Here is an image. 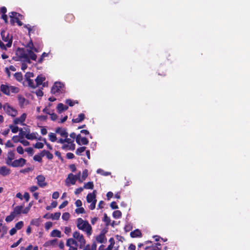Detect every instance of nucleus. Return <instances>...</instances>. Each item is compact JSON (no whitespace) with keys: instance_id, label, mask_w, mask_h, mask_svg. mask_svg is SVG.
I'll return each mask as SVG.
<instances>
[{"instance_id":"c03bdc74","label":"nucleus","mask_w":250,"mask_h":250,"mask_svg":"<svg viewBox=\"0 0 250 250\" xmlns=\"http://www.w3.org/2000/svg\"><path fill=\"white\" fill-rule=\"evenodd\" d=\"M87 176H88V171L87 169H85L83 171L82 176V180L83 181L86 178Z\"/></svg>"},{"instance_id":"c9c22d12","label":"nucleus","mask_w":250,"mask_h":250,"mask_svg":"<svg viewBox=\"0 0 250 250\" xmlns=\"http://www.w3.org/2000/svg\"><path fill=\"white\" fill-rule=\"evenodd\" d=\"M15 216L11 212L10 214L7 216L5 218V221L7 222H10L12 221L14 218Z\"/></svg>"},{"instance_id":"603ef678","label":"nucleus","mask_w":250,"mask_h":250,"mask_svg":"<svg viewBox=\"0 0 250 250\" xmlns=\"http://www.w3.org/2000/svg\"><path fill=\"white\" fill-rule=\"evenodd\" d=\"M42 156L40 155H36L34 156L33 159L39 162H41L42 161Z\"/></svg>"},{"instance_id":"412c9836","label":"nucleus","mask_w":250,"mask_h":250,"mask_svg":"<svg viewBox=\"0 0 250 250\" xmlns=\"http://www.w3.org/2000/svg\"><path fill=\"white\" fill-rule=\"evenodd\" d=\"M10 170L5 166L0 167V174L3 176H6L10 173Z\"/></svg>"},{"instance_id":"49530a36","label":"nucleus","mask_w":250,"mask_h":250,"mask_svg":"<svg viewBox=\"0 0 250 250\" xmlns=\"http://www.w3.org/2000/svg\"><path fill=\"white\" fill-rule=\"evenodd\" d=\"M43 143L41 142H37L34 145V146L36 148H42L43 147Z\"/></svg>"},{"instance_id":"13d9d810","label":"nucleus","mask_w":250,"mask_h":250,"mask_svg":"<svg viewBox=\"0 0 250 250\" xmlns=\"http://www.w3.org/2000/svg\"><path fill=\"white\" fill-rule=\"evenodd\" d=\"M68 204V201H63L60 206H59V208L62 209L65 207H66Z\"/></svg>"},{"instance_id":"b1692460","label":"nucleus","mask_w":250,"mask_h":250,"mask_svg":"<svg viewBox=\"0 0 250 250\" xmlns=\"http://www.w3.org/2000/svg\"><path fill=\"white\" fill-rule=\"evenodd\" d=\"M75 145L74 144H64L62 146V149L64 150H73L75 149Z\"/></svg>"},{"instance_id":"5701e85b","label":"nucleus","mask_w":250,"mask_h":250,"mask_svg":"<svg viewBox=\"0 0 250 250\" xmlns=\"http://www.w3.org/2000/svg\"><path fill=\"white\" fill-rule=\"evenodd\" d=\"M130 236L132 238L140 237L142 236V233L139 229H136L133 231L131 232Z\"/></svg>"},{"instance_id":"c85d7f7f","label":"nucleus","mask_w":250,"mask_h":250,"mask_svg":"<svg viewBox=\"0 0 250 250\" xmlns=\"http://www.w3.org/2000/svg\"><path fill=\"white\" fill-rule=\"evenodd\" d=\"M51 236L52 237H57L60 238L61 237V232L58 229H54L52 231Z\"/></svg>"},{"instance_id":"4c0bfd02","label":"nucleus","mask_w":250,"mask_h":250,"mask_svg":"<svg viewBox=\"0 0 250 250\" xmlns=\"http://www.w3.org/2000/svg\"><path fill=\"white\" fill-rule=\"evenodd\" d=\"M64 104L62 103H60L58 104L57 110L59 113H61L63 111Z\"/></svg>"},{"instance_id":"cd10ccee","label":"nucleus","mask_w":250,"mask_h":250,"mask_svg":"<svg viewBox=\"0 0 250 250\" xmlns=\"http://www.w3.org/2000/svg\"><path fill=\"white\" fill-rule=\"evenodd\" d=\"M49 140L52 142H57V138L56 134L54 133L50 132L48 134Z\"/></svg>"},{"instance_id":"774afa93","label":"nucleus","mask_w":250,"mask_h":250,"mask_svg":"<svg viewBox=\"0 0 250 250\" xmlns=\"http://www.w3.org/2000/svg\"><path fill=\"white\" fill-rule=\"evenodd\" d=\"M110 207L112 209H116L118 208V206L116 205V203L115 202H112L110 204Z\"/></svg>"},{"instance_id":"6e6d98bb","label":"nucleus","mask_w":250,"mask_h":250,"mask_svg":"<svg viewBox=\"0 0 250 250\" xmlns=\"http://www.w3.org/2000/svg\"><path fill=\"white\" fill-rule=\"evenodd\" d=\"M20 143H21L24 146H28L29 145L30 143L28 141L22 139H21Z\"/></svg>"},{"instance_id":"5fc2aeb1","label":"nucleus","mask_w":250,"mask_h":250,"mask_svg":"<svg viewBox=\"0 0 250 250\" xmlns=\"http://www.w3.org/2000/svg\"><path fill=\"white\" fill-rule=\"evenodd\" d=\"M17 151L20 154H22L24 152L23 149L22 147L21 146H18L17 147Z\"/></svg>"},{"instance_id":"bb28decb","label":"nucleus","mask_w":250,"mask_h":250,"mask_svg":"<svg viewBox=\"0 0 250 250\" xmlns=\"http://www.w3.org/2000/svg\"><path fill=\"white\" fill-rule=\"evenodd\" d=\"M85 115L83 113H81L78 115V117L75 119H72L73 123H80L84 119Z\"/></svg>"},{"instance_id":"f704fd0d","label":"nucleus","mask_w":250,"mask_h":250,"mask_svg":"<svg viewBox=\"0 0 250 250\" xmlns=\"http://www.w3.org/2000/svg\"><path fill=\"white\" fill-rule=\"evenodd\" d=\"M25 80H30L31 78H33L34 76V73L32 72H27L25 75Z\"/></svg>"},{"instance_id":"6e6552de","label":"nucleus","mask_w":250,"mask_h":250,"mask_svg":"<svg viewBox=\"0 0 250 250\" xmlns=\"http://www.w3.org/2000/svg\"><path fill=\"white\" fill-rule=\"evenodd\" d=\"M63 84L60 82H56L53 85L51 89L52 94H56L61 92L63 90Z\"/></svg>"},{"instance_id":"052dcab7","label":"nucleus","mask_w":250,"mask_h":250,"mask_svg":"<svg viewBox=\"0 0 250 250\" xmlns=\"http://www.w3.org/2000/svg\"><path fill=\"white\" fill-rule=\"evenodd\" d=\"M71 231V229L70 227H65L64 228V232L66 234H69Z\"/></svg>"},{"instance_id":"473e14b6","label":"nucleus","mask_w":250,"mask_h":250,"mask_svg":"<svg viewBox=\"0 0 250 250\" xmlns=\"http://www.w3.org/2000/svg\"><path fill=\"white\" fill-rule=\"evenodd\" d=\"M122 213L120 210L114 211L113 213V216L114 218L118 219L120 218Z\"/></svg>"},{"instance_id":"e433bc0d","label":"nucleus","mask_w":250,"mask_h":250,"mask_svg":"<svg viewBox=\"0 0 250 250\" xmlns=\"http://www.w3.org/2000/svg\"><path fill=\"white\" fill-rule=\"evenodd\" d=\"M65 103L68 104L69 106H72L75 104H78V102L73 101L70 99H67L65 100Z\"/></svg>"},{"instance_id":"1a4fd4ad","label":"nucleus","mask_w":250,"mask_h":250,"mask_svg":"<svg viewBox=\"0 0 250 250\" xmlns=\"http://www.w3.org/2000/svg\"><path fill=\"white\" fill-rule=\"evenodd\" d=\"M66 245L69 247L68 250H77L79 246L77 242L72 238H69L67 240Z\"/></svg>"},{"instance_id":"37998d69","label":"nucleus","mask_w":250,"mask_h":250,"mask_svg":"<svg viewBox=\"0 0 250 250\" xmlns=\"http://www.w3.org/2000/svg\"><path fill=\"white\" fill-rule=\"evenodd\" d=\"M23 226L22 221L18 222L15 225V228L17 229H20Z\"/></svg>"},{"instance_id":"72a5a7b5","label":"nucleus","mask_w":250,"mask_h":250,"mask_svg":"<svg viewBox=\"0 0 250 250\" xmlns=\"http://www.w3.org/2000/svg\"><path fill=\"white\" fill-rule=\"evenodd\" d=\"M14 77L19 82H21L22 80V75L21 73H16L14 74Z\"/></svg>"},{"instance_id":"f8f14e48","label":"nucleus","mask_w":250,"mask_h":250,"mask_svg":"<svg viewBox=\"0 0 250 250\" xmlns=\"http://www.w3.org/2000/svg\"><path fill=\"white\" fill-rule=\"evenodd\" d=\"M38 185L41 188H43L47 185V183L45 182V178L42 175H38L36 177Z\"/></svg>"},{"instance_id":"9d476101","label":"nucleus","mask_w":250,"mask_h":250,"mask_svg":"<svg viewBox=\"0 0 250 250\" xmlns=\"http://www.w3.org/2000/svg\"><path fill=\"white\" fill-rule=\"evenodd\" d=\"M26 160L23 158H20L18 160H15L13 161L12 164L10 165L13 167H22L26 163Z\"/></svg>"},{"instance_id":"a18cd8bd","label":"nucleus","mask_w":250,"mask_h":250,"mask_svg":"<svg viewBox=\"0 0 250 250\" xmlns=\"http://www.w3.org/2000/svg\"><path fill=\"white\" fill-rule=\"evenodd\" d=\"M75 212L77 214L83 213L85 212V210L83 208L81 207L76 208L75 209Z\"/></svg>"},{"instance_id":"4be33fe9","label":"nucleus","mask_w":250,"mask_h":250,"mask_svg":"<svg viewBox=\"0 0 250 250\" xmlns=\"http://www.w3.org/2000/svg\"><path fill=\"white\" fill-rule=\"evenodd\" d=\"M109 242H110V245L104 250H117V248L114 247V245L115 244L114 238H111L109 239Z\"/></svg>"},{"instance_id":"dca6fc26","label":"nucleus","mask_w":250,"mask_h":250,"mask_svg":"<svg viewBox=\"0 0 250 250\" xmlns=\"http://www.w3.org/2000/svg\"><path fill=\"white\" fill-rule=\"evenodd\" d=\"M55 132L63 138H66L68 136V134L65 128L58 127L56 129Z\"/></svg>"},{"instance_id":"4d7b16f0","label":"nucleus","mask_w":250,"mask_h":250,"mask_svg":"<svg viewBox=\"0 0 250 250\" xmlns=\"http://www.w3.org/2000/svg\"><path fill=\"white\" fill-rule=\"evenodd\" d=\"M48 56V53H43L41 57V58L40 59V60H39V62H42V61H43V59L46 57H47Z\"/></svg>"},{"instance_id":"7ed1b4c3","label":"nucleus","mask_w":250,"mask_h":250,"mask_svg":"<svg viewBox=\"0 0 250 250\" xmlns=\"http://www.w3.org/2000/svg\"><path fill=\"white\" fill-rule=\"evenodd\" d=\"M72 236L73 238H72L75 240L76 242H77L80 249L84 247L86 244V240L82 233L76 230L73 232Z\"/></svg>"},{"instance_id":"ea45409f","label":"nucleus","mask_w":250,"mask_h":250,"mask_svg":"<svg viewBox=\"0 0 250 250\" xmlns=\"http://www.w3.org/2000/svg\"><path fill=\"white\" fill-rule=\"evenodd\" d=\"M61 216L60 212H56L54 214H51V218L53 220H58Z\"/></svg>"},{"instance_id":"aec40b11","label":"nucleus","mask_w":250,"mask_h":250,"mask_svg":"<svg viewBox=\"0 0 250 250\" xmlns=\"http://www.w3.org/2000/svg\"><path fill=\"white\" fill-rule=\"evenodd\" d=\"M19 105L21 107H23L28 104V101L21 95L18 96Z\"/></svg>"},{"instance_id":"864d4df0","label":"nucleus","mask_w":250,"mask_h":250,"mask_svg":"<svg viewBox=\"0 0 250 250\" xmlns=\"http://www.w3.org/2000/svg\"><path fill=\"white\" fill-rule=\"evenodd\" d=\"M22 239L21 238H20L17 242L13 244L11 246V247L12 248H14L17 247L21 243V242L22 241Z\"/></svg>"},{"instance_id":"f257e3e1","label":"nucleus","mask_w":250,"mask_h":250,"mask_svg":"<svg viewBox=\"0 0 250 250\" xmlns=\"http://www.w3.org/2000/svg\"><path fill=\"white\" fill-rule=\"evenodd\" d=\"M34 47L33 43L32 41H30L26 46V51H24L23 49L22 50L20 58L23 59L25 62L28 63H31L30 60L36 61L37 55L32 51Z\"/></svg>"},{"instance_id":"a19ab883","label":"nucleus","mask_w":250,"mask_h":250,"mask_svg":"<svg viewBox=\"0 0 250 250\" xmlns=\"http://www.w3.org/2000/svg\"><path fill=\"white\" fill-rule=\"evenodd\" d=\"M9 128L11 129L12 132L14 133H17L19 130V127L17 126L10 125L9 126Z\"/></svg>"},{"instance_id":"09e8293b","label":"nucleus","mask_w":250,"mask_h":250,"mask_svg":"<svg viewBox=\"0 0 250 250\" xmlns=\"http://www.w3.org/2000/svg\"><path fill=\"white\" fill-rule=\"evenodd\" d=\"M69 217H70V215H69V213H68V212H65V213H63V214L62 215V219H63L64 220H65V221L68 220L69 218Z\"/></svg>"},{"instance_id":"2eb2a0df","label":"nucleus","mask_w":250,"mask_h":250,"mask_svg":"<svg viewBox=\"0 0 250 250\" xmlns=\"http://www.w3.org/2000/svg\"><path fill=\"white\" fill-rule=\"evenodd\" d=\"M21 17V15L18 13L15 12H12L9 13V17L11 18V22L14 24L17 20L19 19V17Z\"/></svg>"},{"instance_id":"20e7f679","label":"nucleus","mask_w":250,"mask_h":250,"mask_svg":"<svg viewBox=\"0 0 250 250\" xmlns=\"http://www.w3.org/2000/svg\"><path fill=\"white\" fill-rule=\"evenodd\" d=\"M96 191L94 190L92 193H88L86 196V201L88 203H91L89 208L91 210L95 209L96 204L97 202L96 200Z\"/></svg>"},{"instance_id":"f03ea898","label":"nucleus","mask_w":250,"mask_h":250,"mask_svg":"<svg viewBox=\"0 0 250 250\" xmlns=\"http://www.w3.org/2000/svg\"><path fill=\"white\" fill-rule=\"evenodd\" d=\"M76 226L79 230L84 232L88 237L92 234V228L87 220L79 218L76 220Z\"/></svg>"},{"instance_id":"69168bd1","label":"nucleus","mask_w":250,"mask_h":250,"mask_svg":"<svg viewBox=\"0 0 250 250\" xmlns=\"http://www.w3.org/2000/svg\"><path fill=\"white\" fill-rule=\"evenodd\" d=\"M23 197L25 199L26 202H28L30 199V195L28 192H25L23 195Z\"/></svg>"},{"instance_id":"f3484780","label":"nucleus","mask_w":250,"mask_h":250,"mask_svg":"<svg viewBox=\"0 0 250 250\" xmlns=\"http://www.w3.org/2000/svg\"><path fill=\"white\" fill-rule=\"evenodd\" d=\"M15 158V153L13 151H9L7 153V158L6 160V163L7 165L10 166Z\"/></svg>"},{"instance_id":"9b49d317","label":"nucleus","mask_w":250,"mask_h":250,"mask_svg":"<svg viewBox=\"0 0 250 250\" xmlns=\"http://www.w3.org/2000/svg\"><path fill=\"white\" fill-rule=\"evenodd\" d=\"M76 179L74 177V175L70 173L68 175V177L65 180L66 185L68 187L70 186V184L75 185L76 182Z\"/></svg>"},{"instance_id":"a878e982","label":"nucleus","mask_w":250,"mask_h":250,"mask_svg":"<svg viewBox=\"0 0 250 250\" xmlns=\"http://www.w3.org/2000/svg\"><path fill=\"white\" fill-rule=\"evenodd\" d=\"M96 240L99 243H104L106 242V239L104 234H100L96 237Z\"/></svg>"},{"instance_id":"3c124183","label":"nucleus","mask_w":250,"mask_h":250,"mask_svg":"<svg viewBox=\"0 0 250 250\" xmlns=\"http://www.w3.org/2000/svg\"><path fill=\"white\" fill-rule=\"evenodd\" d=\"M104 221L106 223V225H108L110 223V219L107 216L106 214H104Z\"/></svg>"},{"instance_id":"0eeeda50","label":"nucleus","mask_w":250,"mask_h":250,"mask_svg":"<svg viewBox=\"0 0 250 250\" xmlns=\"http://www.w3.org/2000/svg\"><path fill=\"white\" fill-rule=\"evenodd\" d=\"M3 108L5 112L9 116L15 117L18 114V111L7 104H4Z\"/></svg>"},{"instance_id":"393cba45","label":"nucleus","mask_w":250,"mask_h":250,"mask_svg":"<svg viewBox=\"0 0 250 250\" xmlns=\"http://www.w3.org/2000/svg\"><path fill=\"white\" fill-rule=\"evenodd\" d=\"M45 78L42 75L38 76L36 79H35L36 83H37V86L40 85H41L43 81H44Z\"/></svg>"},{"instance_id":"bf43d9fd","label":"nucleus","mask_w":250,"mask_h":250,"mask_svg":"<svg viewBox=\"0 0 250 250\" xmlns=\"http://www.w3.org/2000/svg\"><path fill=\"white\" fill-rule=\"evenodd\" d=\"M160 245V243H157L155 246L152 247V250H161V248L159 247Z\"/></svg>"},{"instance_id":"338daca9","label":"nucleus","mask_w":250,"mask_h":250,"mask_svg":"<svg viewBox=\"0 0 250 250\" xmlns=\"http://www.w3.org/2000/svg\"><path fill=\"white\" fill-rule=\"evenodd\" d=\"M38 189V187L36 186H33L29 188V190L31 192H33L37 190Z\"/></svg>"},{"instance_id":"39448f33","label":"nucleus","mask_w":250,"mask_h":250,"mask_svg":"<svg viewBox=\"0 0 250 250\" xmlns=\"http://www.w3.org/2000/svg\"><path fill=\"white\" fill-rule=\"evenodd\" d=\"M0 89L4 94L7 95H9L11 92L17 93L19 91L18 87L13 86H8L6 84H1Z\"/></svg>"},{"instance_id":"a211bd4d","label":"nucleus","mask_w":250,"mask_h":250,"mask_svg":"<svg viewBox=\"0 0 250 250\" xmlns=\"http://www.w3.org/2000/svg\"><path fill=\"white\" fill-rule=\"evenodd\" d=\"M23 206H18L14 208L13 211L11 212L15 217L22 213Z\"/></svg>"},{"instance_id":"4468645a","label":"nucleus","mask_w":250,"mask_h":250,"mask_svg":"<svg viewBox=\"0 0 250 250\" xmlns=\"http://www.w3.org/2000/svg\"><path fill=\"white\" fill-rule=\"evenodd\" d=\"M76 142L79 145H86L88 144V140L85 137H83L80 134L76 136Z\"/></svg>"},{"instance_id":"0e129e2a","label":"nucleus","mask_w":250,"mask_h":250,"mask_svg":"<svg viewBox=\"0 0 250 250\" xmlns=\"http://www.w3.org/2000/svg\"><path fill=\"white\" fill-rule=\"evenodd\" d=\"M65 138V143H66L67 144H68L69 145L71 144H74L73 143L74 141L71 140L70 138H68V137H66V138Z\"/></svg>"},{"instance_id":"c756f323","label":"nucleus","mask_w":250,"mask_h":250,"mask_svg":"<svg viewBox=\"0 0 250 250\" xmlns=\"http://www.w3.org/2000/svg\"><path fill=\"white\" fill-rule=\"evenodd\" d=\"M28 83L29 86L31 88H35L37 87V83L36 82H34L32 80L30 79L29 80L26 81Z\"/></svg>"},{"instance_id":"423d86ee","label":"nucleus","mask_w":250,"mask_h":250,"mask_svg":"<svg viewBox=\"0 0 250 250\" xmlns=\"http://www.w3.org/2000/svg\"><path fill=\"white\" fill-rule=\"evenodd\" d=\"M1 36L3 41L6 43L5 45L6 48L11 47L12 43V37L10 36L9 34L4 30H2L1 32Z\"/></svg>"},{"instance_id":"680f3d73","label":"nucleus","mask_w":250,"mask_h":250,"mask_svg":"<svg viewBox=\"0 0 250 250\" xmlns=\"http://www.w3.org/2000/svg\"><path fill=\"white\" fill-rule=\"evenodd\" d=\"M52 226V223L51 222H47L45 224V228L46 229H49Z\"/></svg>"},{"instance_id":"2f4dec72","label":"nucleus","mask_w":250,"mask_h":250,"mask_svg":"<svg viewBox=\"0 0 250 250\" xmlns=\"http://www.w3.org/2000/svg\"><path fill=\"white\" fill-rule=\"evenodd\" d=\"M85 149L86 147L85 146L79 147L76 151V154L78 155H82V153L84 152L85 150Z\"/></svg>"},{"instance_id":"58836bf2","label":"nucleus","mask_w":250,"mask_h":250,"mask_svg":"<svg viewBox=\"0 0 250 250\" xmlns=\"http://www.w3.org/2000/svg\"><path fill=\"white\" fill-rule=\"evenodd\" d=\"M98 173H100L104 176H108L110 174V172H105L103 170L101 169H98L97 171Z\"/></svg>"},{"instance_id":"8fccbe9b","label":"nucleus","mask_w":250,"mask_h":250,"mask_svg":"<svg viewBox=\"0 0 250 250\" xmlns=\"http://www.w3.org/2000/svg\"><path fill=\"white\" fill-rule=\"evenodd\" d=\"M24 27L27 28L28 30L29 34H30L32 31H34V27H31L29 24L24 25Z\"/></svg>"},{"instance_id":"ddd939ff","label":"nucleus","mask_w":250,"mask_h":250,"mask_svg":"<svg viewBox=\"0 0 250 250\" xmlns=\"http://www.w3.org/2000/svg\"><path fill=\"white\" fill-rule=\"evenodd\" d=\"M27 115L25 113H23L19 118H15L13 122L15 125L21 124V125H24V122L26 118Z\"/></svg>"},{"instance_id":"79ce46f5","label":"nucleus","mask_w":250,"mask_h":250,"mask_svg":"<svg viewBox=\"0 0 250 250\" xmlns=\"http://www.w3.org/2000/svg\"><path fill=\"white\" fill-rule=\"evenodd\" d=\"M32 205V204L31 203H30L28 205V206L23 209V210H22V213L27 214L30 210Z\"/></svg>"},{"instance_id":"7c9ffc66","label":"nucleus","mask_w":250,"mask_h":250,"mask_svg":"<svg viewBox=\"0 0 250 250\" xmlns=\"http://www.w3.org/2000/svg\"><path fill=\"white\" fill-rule=\"evenodd\" d=\"M94 188V185L93 182H89L85 183L84 185L83 188L85 189H92Z\"/></svg>"},{"instance_id":"de8ad7c7","label":"nucleus","mask_w":250,"mask_h":250,"mask_svg":"<svg viewBox=\"0 0 250 250\" xmlns=\"http://www.w3.org/2000/svg\"><path fill=\"white\" fill-rule=\"evenodd\" d=\"M20 132H19V137H20V139H22L24 137V136L26 135V133L25 132L23 131L22 129V128H21L20 130Z\"/></svg>"},{"instance_id":"6ab92c4d","label":"nucleus","mask_w":250,"mask_h":250,"mask_svg":"<svg viewBox=\"0 0 250 250\" xmlns=\"http://www.w3.org/2000/svg\"><path fill=\"white\" fill-rule=\"evenodd\" d=\"M38 135L37 132H33L32 133H30L29 132L26 134L25 135V138L28 140H35L38 139L39 140H41V138H38L37 135Z\"/></svg>"},{"instance_id":"e2e57ef3","label":"nucleus","mask_w":250,"mask_h":250,"mask_svg":"<svg viewBox=\"0 0 250 250\" xmlns=\"http://www.w3.org/2000/svg\"><path fill=\"white\" fill-rule=\"evenodd\" d=\"M12 140L14 141V142L17 143V142H20L21 139L19 138V137L18 136L16 135V136H14L12 137Z\"/></svg>"}]
</instances>
